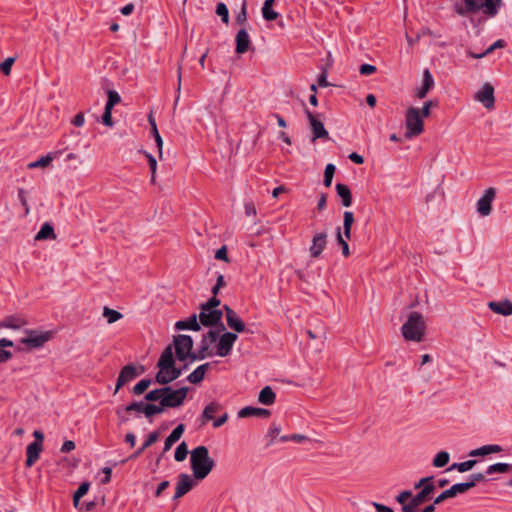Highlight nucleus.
Segmentation results:
<instances>
[{"label": "nucleus", "instance_id": "obj_8", "mask_svg": "<svg viewBox=\"0 0 512 512\" xmlns=\"http://www.w3.org/2000/svg\"><path fill=\"white\" fill-rule=\"evenodd\" d=\"M165 389H168V392H165L161 399L162 406H165V408H175L181 406L184 403L187 392L189 390L188 387H181L177 390H173L170 386H165Z\"/></svg>", "mask_w": 512, "mask_h": 512}, {"label": "nucleus", "instance_id": "obj_44", "mask_svg": "<svg viewBox=\"0 0 512 512\" xmlns=\"http://www.w3.org/2000/svg\"><path fill=\"white\" fill-rule=\"evenodd\" d=\"M165 392H168V389H165V386H164L162 388H157V389L149 391L148 393H146L144 398L146 401H150V402H154V401H158V400L161 401Z\"/></svg>", "mask_w": 512, "mask_h": 512}, {"label": "nucleus", "instance_id": "obj_56", "mask_svg": "<svg viewBox=\"0 0 512 512\" xmlns=\"http://www.w3.org/2000/svg\"><path fill=\"white\" fill-rule=\"evenodd\" d=\"M337 242L342 247V254L345 257H348L350 255L349 251V245L348 243L343 239V236L341 234L340 228L337 229Z\"/></svg>", "mask_w": 512, "mask_h": 512}, {"label": "nucleus", "instance_id": "obj_24", "mask_svg": "<svg viewBox=\"0 0 512 512\" xmlns=\"http://www.w3.org/2000/svg\"><path fill=\"white\" fill-rule=\"evenodd\" d=\"M175 328L177 330H192L199 331L201 329L200 323L198 321V316L193 313L187 319L180 320L175 323Z\"/></svg>", "mask_w": 512, "mask_h": 512}, {"label": "nucleus", "instance_id": "obj_18", "mask_svg": "<svg viewBox=\"0 0 512 512\" xmlns=\"http://www.w3.org/2000/svg\"><path fill=\"white\" fill-rule=\"evenodd\" d=\"M227 325L234 331L241 333L246 329L245 323L240 319L237 313L228 305H224Z\"/></svg>", "mask_w": 512, "mask_h": 512}, {"label": "nucleus", "instance_id": "obj_61", "mask_svg": "<svg viewBox=\"0 0 512 512\" xmlns=\"http://www.w3.org/2000/svg\"><path fill=\"white\" fill-rule=\"evenodd\" d=\"M145 403H143L142 401H139V402H132L131 404L127 405L125 407V411L127 412H131V411H136V412H139V413H144V408L145 407Z\"/></svg>", "mask_w": 512, "mask_h": 512}, {"label": "nucleus", "instance_id": "obj_63", "mask_svg": "<svg viewBox=\"0 0 512 512\" xmlns=\"http://www.w3.org/2000/svg\"><path fill=\"white\" fill-rule=\"evenodd\" d=\"M377 70L376 66L371 64H362L359 68V72L361 75H371L375 73Z\"/></svg>", "mask_w": 512, "mask_h": 512}, {"label": "nucleus", "instance_id": "obj_28", "mask_svg": "<svg viewBox=\"0 0 512 512\" xmlns=\"http://www.w3.org/2000/svg\"><path fill=\"white\" fill-rule=\"evenodd\" d=\"M503 448L497 444L484 445L469 452L470 457L486 456L492 453H500Z\"/></svg>", "mask_w": 512, "mask_h": 512}, {"label": "nucleus", "instance_id": "obj_57", "mask_svg": "<svg viewBox=\"0 0 512 512\" xmlns=\"http://www.w3.org/2000/svg\"><path fill=\"white\" fill-rule=\"evenodd\" d=\"M236 21L239 24H245L247 21V1L243 0L241 10L236 16Z\"/></svg>", "mask_w": 512, "mask_h": 512}, {"label": "nucleus", "instance_id": "obj_62", "mask_svg": "<svg viewBox=\"0 0 512 512\" xmlns=\"http://www.w3.org/2000/svg\"><path fill=\"white\" fill-rule=\"evenodd\" d=\"M437 103L432 101V100H428L426 102H424L423 106L420 110V114L424 117H428L430 115V109L432 106H436Z\"/></svg>", "mask_w": 512, "mask_h": 512}, {"label": "nucleus", "instance_id": "obj_30", "mask_svg": "<svg viewBox=\"0 0 512 512\" xmlns=\"http://www.w3.org/2000/svg\"><path fill=\"white\" fill-rule=\"evenodd\" d=\"M211 355H212V352L210 351L207 339H201L200 347L197 352H192L190 361L194 362L196 360H203Z\"/></svg>", "mask_w": 512, "mask_h": 512}, {"label": "nucleus", "instance_id": "obj_20", "mask_svg": "<svg viewBox=\"0 0 512 512\" xmlns=\"http://www.w3.org/2000/svg\"><path fill=\"white\" fill-rule=\"evenodd\" d=\"M43 449V444L40 442H32L26 448V467H32L35 462L39 459L40 453Z\"/></svg>", "mask_w": 512, "mask_h": 512}, {"label": "nucleus", "instance_id": "obj_17", "mask_svg": "<svg viewBox=\"0 0 512 512\" xmlns=\"http://www.w3.org/2000/svg\"><path fill=\"white\" fill-rule=\"evenodd\" d=\"M327 245V233L319 232L316 233L312 238V244L309 248L310 256L312 258H318L322 254L323 250Z\"/></svg>", "mask_w": 512, "mask_h": 512}, {"label": "nucleus", "instance_id": "obj_64", "mask_svg": "<svg viewBox=\"0 0 512 512\" xmlns=\"http://www.w3.org/2000/svg\"><path fill=\"white\" fill-rule=\"evenodd\" d=\"M108 101H110V103H112L113 105H116V104L120 103L121 97L117 91L109 90L108 91Z\"/></svg>", "mask_w": 512, "mask_h": 512}, {"label": "nucleus", "instance_id": "obj_32", "mask_svg": "<svg viewBox=\"0 0 512 512\" xmlns=\"http://www.w3.org/2000/svg\"><path fill=\"white\" fill-rule=\"evenodd\" d=\"M56 237L57 236L55 234L53 226L50 223L45 222L41 226L40 230L37 232V234L35 236V240H37V241L47 240V239L55 240Z\"/></svg>", "mask_w": 512, "mask_h": 512}, {"label": "nucleus", "instance_id": "obj_49", "mask_svg": "<svg viewBox=\"0 0 512 512\" xmlns=\"http://www.w3.org/2000/svg\"><path fill=\"white\" fill-rule=\"evenodd\" d=\"M216 14L221 17L223 23H229V10L225 3L219 2L216 6Z\"/></svg>", "mask_w": 512, "mask_h": 512}, {"label": "nucleus", "instance_id": "obj_9", "mask_svg": "<svg viewBox=\"0 0 512 512\" xmlns=\"http://www.w3.org/2000/svg\"><path fill=\"white\" fill-rule=\"evenodd\" d=\"M222 316V310H201L200 314L198 315L200 326H218V328H220V331H224L225 326L221 322Z\"/></svg>", "mask_w": 512, "mask_h": 512}, {"label": "nucleus", "instance_id": "obj_22", "mask_svg": "<svg viewBox=\"0 0 512 512\" xmlns=\"http://www.w3.org/2000/svg\"><path fill=\"white\" fill-rule=\"evenodd\" d=\"M465 492L466 491L464 489V486H462L461 483H456V484L452 485L449 489H446L441 494H439L434 499V504H440L446 499L453 498L456 495L465 493Z\"/></svg>", "mask_w": 512, "mask_h": 512}, {"label": "nucleus", "instance_id": "obj_38", "mask_svg": "<svg viewBox=\"0 0 512 512\" xmlns=\"http://www.w3.org/2000/svg\"><path fill=\"white\" fill-rule=\"evenodd\" d=\"M485 475L483 473H473L468 476L467 482H462V486H464L465 491L467 492L469 489L476 486L477 483L485 481Z\"/></svg>", "mask_w": 512, "mask_h": 512}, {"label": "nucleus", "instance_id": "obj_50", "mask_svg": "<svg viewBox=\"0 0 512 512\" xmlns=\"http://www.w3.org/2000/svg\"><path fill=\"white\" fill-rule=\"evenodd\" d=\"M335 165L329 163L325 167L323 183L326 187H330L332 184L333 176L335 174Z\"/></svg>", "mask_w": 512, "mask_h": 512}, {"label": "nucleus", "instance_id": "obj_2", "mask_svg": "<svg viewBox=\"0 0 512 512\" xmlns=\"http://www.w3.org/2000/svg\"><path fill=\"white\" fill-rule=\"evenodd\" d=\"M190 464L195 479L206 478L215 466L206 446H197L190 453Z\"/></svg>", "mask_w": 512, "mask_h": 512}, {"label": "nucleus", "instance_id": "obj_29", "mask_svg": "<svg viewBox=\"0 0 512 512\" xmlns=\"http://www.w3.org/2000/svg\"><path fill=\"white\" fill-rule=\"evenodd\" d=\"M337 195L341 198V203L344 207H350L352 204V194L349 187L342 183H337L335 186Z\"/></svg>", "mask_w": 512, "mask_h": 512}, {"label": "nucleus", "instance_id": "obj_4", "mask_svg": "<svg viewBox=\"0 0 512 512\" xmlns=\"http://www.w3.org/2000/svg\"><path fill=\"white\" fill-rule=\"evenodd\" d=\"M502 5V0H464L465 12L482 10L488 17H495Z\"/></svg>", "mask_w": 512, "mask_h": 512}, {"label": "nucleus", "instance_id": "obj_27", "mask_svg": "<svg viewBox=\"0 0 512 512\" xmlns=\"http://www.w3.org/2000/svg\"><path fill=\"white\" fill-rule=\"evenodd\" d=\"M184 430H185L184 424H179L177 427H175L172 430L170 435L165 439L163 452H167L171 449L173 444L176 443L181 438V436L184 433Z\"/></svg>", "mask_w": 512, "mask_h": 512}, {"label": "nucleus", "instance_id": "obj_54", "mask_svg": "<svg viewBox=\"0 0 512 512\" xmlns=\"http://www.w3.org/2000/svg\"><path fill=\"white\" fill-rule=\"evenodd\" d=\"M52 161V157L50 154H47L45 156H42L40 159H38L35 162H31L28 164V168H36V167H45Z\"/></svg>", "mask_w": 512, "mask_h": 512}, {"label": "nucleus", "instance_id": "obj_40", "mask_svg": "<svg viewBox=\"0 0 512 512\" xmlns=\"http://www.w3.org/2000/svg\"><path fill=\"white\" fill-rule=\"evenodd\" d=\"M144 408V415L147 418H151L155 414H160L164 411L165 406H162V401H160L159 405L146 403Z\"/></svg>", "mask_w": 512, "mask_h": 512}, {"label": "nucleus", "instance_id": "obj_58", "mask_svg": "<svg viewBox=\"0 0 512 512\" xmlns=\"http://www.w3.org/2000/svg\"><path fill=\"white\" fill-rule=\"evenodd\" d=\"M262 16L266 21H274L278 18L279 14L269 7H262Z\"/></svg>", "mask_w": 512, "mask_h": 512}, {"label": "nucleus", "instance_id": "obj_14", "mask_svg": "<svg viewBox=\"0 0 512 512\" xmlns=\"http://www.w3.org/2000/svg\"><path fill=\"white\" fill-rule=\"evenodd\" d=\"M305 113L311 125L313 134L312 140L315 141L316 139H329V133L325 129L322 121L318 120L316 116L308 109L305 110Z\"/></svg>", "mask_w": 512, "mask_h": 512}, {"label": "nucleus", "instance_id": "obj_23", "mask_svg": "<svg viewBox=\"0 0 512 512\" xmlns=\"http://www.w3.org/2000/svg\"><path fill=\"white\" fill-rule=\"evenodd\" d=\"M223 410V406L216 401H213L205 406L201 414V424L204 425L210 420H214V415Z\"/></svg>", "mask_w": 512, "mask_h": 512}, {"label": "nucleus", "instance_id": "obj_11", "mask_svg": "<svg viewBox=\"0 0 512 512\" xmlns=\"http://www.w3.org/2000/svg\"><path fill=\"white\" fill-rule=\"evenodd\" d=\"M435 489L434 484L425 485L416 495H413L414 497L409 501V505L404 507V512H416L417 508L428 500Z\"/></svg>", "mask_w": 512, "mask_h": 512}, {"label": "nucleus", "instance_id": "obj_13", "mask_svg": "<svg viewBox=\"0 0 512 512\" xmlns=\"http://www.w3.org/2000/svg\"><path fill=\"white\" fill-rule=\"evenodd\" d=\"M496 196V190L490 187L485 190L484 195L477 201V212L481 216H488L492 210V202Z\"/></svg>", "mask_w": 512, "mask_h": 512}, {"label": "nucleus", "instance_id": "obj_53", "mask_svg": "<svg viewBox=\"0 0 512 512\" xmlns=\"http://www.w3.org/2000/svg\"><path fill=\"white\" fill-rule=\"evenodd\" d=\"M281 428L277 424H272V426L269 428L267 432V437L269 438V442L267 443V446H270L274 443L276 437L280 434Z\"/></svg>", "mask_w": 512, "mask_h": 512}, {"label": "nucleus", "instance_id": "obj_10", "mask_svg": "<svg viewBox=\"0 0 512 512\" xmlns=\"http://www.w3.org/2000/svg\"><path fill=\"white\" fill-rule=\"evenodd\" d=\"M144 370V366L142 365H140L139 369H137V367L133 364L124 366L118 375L114 393H117L123 385L141 375Z\"/></svg>", "mask_w": 512, "mask_h": 512}, {"label": "nucleus", "instance_id": "obj_21", "mask_svg": "<svg viewBox=\"0 0 512 512\" xmlns=\"http://www.w3.org/2000/svg\"><path fill=\"white\" fill-rule=\"evenodd\" d=\"M488 307L496 314L503 316L512 315V302L510 300L491 301Z\"/></svg>", "mask_w": 512, "mask_h": 512}, {"label": "nucleus", "instance_id": "obj_34", "mask_svg": "<svg viewBox=\"0 0 512 512\" xmlns=\"http://www.w3.org/2000/svg\"><path fill=\"white\" fill-rule=\"evenodd\" d=\"M26 324L25 320L17 316H8L3 321H0L1 328L19 329Z\"/></svg>", "mask_w": 512, "mask_h": 512}, {"label": "nucleus", "instance_id": "obj_3", "mask_svg": "<svg viewBox=\"0 0 512 512\" xmlns=\"http://www.w3.org/2000/svg\"><path fill=\"white\" fill-rule=\"evenodd\" d=\"M426 324L420 312L413 311L401 328L402 336L407 341L421 342L425 335Z\"/></svg>", "mask_w": 512, "mask_h": 512}, {"label": "nucleus", "instance_id": "obj_43", "mask_svg": "<svg viewBox=\"0 0 512 512\" xmlns=\"http://www.w3.org/2000/svg\"><path fill=\"white\" fill-rule=\"evenodd\" d=\"M90 484L88 482H83L79 485L78 489L73 495V504L77 508L79 505L80 499L88 492Z\"/></svg>", "mask_w": 512, "mask_h": 512}, {"label": "nucleus", "instance_id": "obj_5", "mask_svg": "<svg viewBox=\"0 0 512 512\" xmlns=\"http://www.w3.org/2000/svg\"><path fill=\"white\" fill-rule=\"evenodd\" d=\"M406 138H412L420 135L424 131L423 116L420 114L419 108L410 107L405 115Z\"/></svg>", "mask_w": 512, "mask_h": 512}, {"label": "nucleus", "instance_id": "obj_1", "mask_svg": "<svg viewBox=\"0 0 512 512\" xmlns=\"http://www.w3.org/2000/svg\"><path fill=\"white\" fill-rule=\"evenodd\" d=\"M157 367L159 371L155 376V382L160 385H167L178 379L181 376L183 370L187 369V365H184L183 368H178L175 366L172 345H168L162 351L157 363Z\"/></svg>", "mask_w": 512, "mask_h": 512}, {"label": "nucleus", "instance_id": "obj_35", "mask_svg": "<svg viewBox=\"0 0 512 512\" xmlns=\"http://www.w3.org/2000/svg\"><path fill=\"white\" fill-rule=\"evenodd\" d=\"M276 394L270 386H265L259 393L258 401L263 405H272L275 402Z\"/></svg>", "mask_w": 512, "mask_h": 512}, {"label": "nucleus", "instance_id": "obj_33", "mask_svg": "<svg viewBox=\"0 0 512 512\" xmlns=\"http://www.w3.org/2000/svg\"><path fill=\"white\" fill-rule=\"evenodd\" d=\"M209 366V363H205L198 366L192 373L188 375L187 381H189L192 384L200 383L204 379L205 373L208 370Z\"/></svg>", "mask_w": 512, "mask_h": 512}, {"label": "nucleus", "instance_id": "obj_37", "mask_svg": "<svg viewBox=\"0 0 512 512\" xmlns=\"http://www.w3.org/2000/svg\"><path fill=\"white\" fill-rule=\"evenodd\" d=\"M148 120H149V124L151 126V132L153 134V137L155 139V142L157 144V148H158V152H159V156L160 158L162 157V148H163V140H162V137L161 135L159 134L158 132V129H157V125H156V122H155V119L152 117V115L150 114L149 117H148Z\"/></svg>", "mask_w": 512, "mask_h": 512}, {"label": "nucleus", "instance_id": "obj_19", "mask_svg": "<svg viewBox=\"0 0 512 512\" xmlns=\"http://www.w3.org/2000/svg\"><path fill=\"white\" fill-rule=\"evenodd\" d=\"M235 43H236V53L238 54H244L246 53L251 44V40L249 37V34L245 28L240 29L235 37Z\"/></svg>", "mask_w": 512, "mask_h": 512}, {"label": "nucleus", "instance_id": "obj_39", "mask_svg": "<svg viewBox=\"0 0 512 512\" xmlns=\"http://www.w3.org/2000/svg\"><path fill=\"white\" fill-rule=\"evenodd\" d=\"M354 222V215L351 211H345L343 215V229L346 239L351 238V228Z\"/></svg>", "mask_w": 512, "mask_h": 512}, {"label": "nucleus", "instance_id": "obj_7", "mask_svg": "<svg viewBox=\"0 0 512 512\" xmlns=\"http://www.w3.org/2000/svg\"><path fill=\"white\" fill-rule=\"evenodd\" d=\"M26 337L21 339V343L28 348H40L48 342L52 336V331H37L28 329L25 331Z\"/></svg>", "mask_w": 512, "mask_h": 512}, {"label": "nucleus", "instance_id": "obj_25", "mask_svg": "<svg viewBox=\"0 0 512 512\" xmlns=\"http://www.w3.org/2000/svg\"><path fill=\"white\" fill-rule=\"evenodd\" d=\"M433 86H434L433 76H432L431 72L429 71V69H425L423 72V83H422V86L416 90V96L419 99H423L427 95L428 91Z\"/></svg>", "mask_w": 512, "mask_h": 512}, {"label": "nucleus", "instance_id": "obj_36", "mask_svg": "<svg viewBox=\"0 0 512 512\" xmlns=\"http://www.w3.org/2000/svg\"><path fill=\"white\" fill-rule=\"evenodd\" d=\"M159 438V432L154 431L150 433L141 447H139L131 456L130 459L139 457L148 447L154 444Z\"/></svg>", "mask_w": 512, "mask_h": 512}, {"label": "nucleus", "instance_id": "obj_41", "mask_svg": "<svg viewBox=\"0 0 512 512\" xmlns=\"http://www.w3.org/2000/svg\"><path fill=\"white\" fill-rule=\"evenodd\" d=\"M477 461L476 460H467L461 463H454L452 464L448 470H458L461 473L470 471L475 465Z\"/></svg>", "mask_w": 512, "mask_h": 512}, {"label": "nucleus", "instance_id": "obj_52", "mask_svg": "<svg viewBox=\"0 0 512 512\" xmlns=\"http://www.w3.org/2000/svg\"><path fill=\"white\" fill-rule=\"evenodd\" d=\"M221 304V301L217 296H212L208 301L200 305L201 310H218L217 307Z\"/></svg>", "mask_w": 512, "mask_h": 512}, {"label": "nucleus", "instance_id": "obj_55", "mask_svg": "<svg viewBox=\"0 0 512 512\" xmlns=\"http://www.w3.org/2000/svg\"><path fill=\"white\" fill-rule=\"evenodd\" d=\"M18 199L24 208L25 215H28L30 212V208L27 202L26 191L23 188L18 189Z\"/></svg>", "mask_w": 512, "mask_h": 512}, {"label": "nucleus", "instance_id": "obj_31", "mask_svg": "<svg viewBox=\"0 0 512 512\" xmlns=\"http://www.w3.org/2000/svg\"><path fill=\"white\" fill-rule=\"evenodd\" d=\"M506 46V42L503 39H499L495 41L492 45H490L486 50H484L481 53H476L473 51H468L467 55L473 59H481L485 57L486 55L492 53L495 49L498 48H504Z\"/></svg>", "mask_w": 512, "mask_h": 512}, {"label": "nucleus", "instance_id": "obj_51", "mask_svg": "<svg viewBox=\"0 0 512 512\" xmlns=\"http://www.w3.org/2000/svg\"><path fill=\"white\" fill-rule=\"evenodd\" d=\"M187 455H188L187 445L185 442H182L177 446V448L175 450L174 458L177 462H182L186 459Z\"/></svg>", "mask_w": 512, "mask_h": 512}, {"label": "nucleus", "instance_id": "obj_6", "mask_svg": "<svg viewBox=\"0 0 512 512\" xmlns=\"http://www.w3.org/2000/svg\"><path fill=\"white\" fill-rule=\"evenodd\" d=\"M173 344L175 347L176 358L179 361L190 359L193 348V339L189 335L179 334L174 336Z\"/></svg>", "mask_w": 512, "mask_h": 512}, {"label": "nucleus", "instance_id": "obj_15", "mask_svg": "<svg viewBox=\"0 0 512 512\" xmlns=\"http://www.w3.org/2000/svg\"><path fill=\"white\" fill-rule=\"evenodd\" d=\"M475 99L483 104L487 109L494 107V87L490 83H484L481 89L476 92Z\"/></svg>", "mask_w": 512, "mask_h": 512}, {"label": "nucleus", "instance_id": "obj_12", "mask_svg": "<svg viewBox=\"0 0 512 512\" xmlns=\"http://www.w3.org/2000/svg\"><path fill=\"white\" fill-rule=\"evenodd\" d=\"M237 338V334L232 332L222 334L217 344L216 354L220 357L229 355Z\"/></svg>", "mask_w": 512, "mask_h": 512}, {"label": "nucleus", "instance_id": "obj_42", "mask_svg": "<svg viewBox=\"0 0 512 512\" xmlns=\"http://www.w3.org/2000/svg\"><path fill=\"white\" fill-rule=\"evenodd\" d=\"M103 316L107 319L109 324H112L123 317L122 313L109 307H104Z\"/></svg>", "mask_w": 512, "mask_h": 512}, {"label": "nucleus", "instance_id": "obj_26", "mask_svg": "<svg viewBox=\"0 0 512 512\" xmlns=\"http://www.w3.org/2000/svg\"><path fill=\"white\" fill-rule=\"evenodd\" d=\"M238 416L240 418H245V417H249V416H257V417H261V418H267L270 416V411L265 408L246 406L238 412Z\"/></svg>", "mask_w": 512, "mask_h": 512}, {"label": "nucleus", "instance_id": "obj_46", "mask_svg": "<svg viewBox=\"0 0 512 512\" xmlns=\"http://www.w3.org/2000/svg\"><path fill=\"white\" fill-rule=\"evenodd\" d=\"M511 465L507 463H495L490 466H488L486 473L488 475L494 474V473H506L509 471Z\"/></svg>", "mask_w": 512, "mask_h": 512}, {"label": "nucleus", "instance_id": "obj_60", "mask_svg": "<svg viewBox=\"0 0 512 512\" xmlns=\"http://www.w3.org/2000/svg\"><path fill=\"white\" fill-rule=\"evenodd\" d=\"M220 328L216 331V330H209L207 332V334L203 335L202 336V339H207V342L209 344V346L216 342L217 340H219V333H220Z\"/></svg>", "mask_w": 512, "mask_h": 512}, {"label": "nucleus", "instance_id": "obj_59", "mask_svg": "<svg viewBox=\"0 0 512 512\" xmlns=\"http://www.w3.org/2000/svg\"><path fill=\"white\" fill-rule=\"evenodd\" d=\"M15 62L14 57H8L5 59L2 63H0V70L4 75H9L11 72V67L13 63Z\"/></svg>", "mask_w": 512, "mask_h": 512}, {"label": "nucleus", "instance_id": "obj_45", "mask_svg": "<svg viewBox=\"0 0 512 512\" xmlns=\"http://www.w3.org/2000/svg\"><path fill=\"white\" fill-rule=\"evenodd\" d=\"M449 460H450L449 453L446 451H441V452L437 453V455L433 459V466H435L437 468L444 467L448 464Z\"/></svg>", "mask_w": 512, "mask_h": 512}, {"label": "nucleus", "instance_id": "obj_48", "mask_svg": "<svg viewBox=\"0 0 512 512\" xmlns=\"http://www.w3.org/2000/svg\"><path fill=\"white\" fill-rule=\"evenodd\" d=\"M152 384V380L149 378H145L140 380L132 389V392L135 395L143 394Z\"/></svg>", "mask_w": 512, "mask_h": 512}, {"label": "nucleus", "instance_id": "obj_47", "mask_svg": "<svg viewBox=\"0 0 512 512\" xmlns=\"http://www.w3.org/2000/svg\"><path fill=\"white\" fill-rule=\"evenodd\" d=\"M413 494L410 490H404L398 494L396 501L401 504V511L404 512V507L409 505V501L412 499Z\"/></svg>", "mask_w": 512, "mask_h": 512}, {"label": "nucleus", "instance_id": "obj_16", "mask_svg": "<svg viewBox=\"0 0 512 512\" xmlns=\"http://www.w3.org/2000/svg\"><path fill=\"white\" fill-rule=\"evenodd\" d=\"M194 485L195 481L189 474H179L173 500H178L179 498L183 497L194 487Z\"/></svg>", "mask_w": 512, "mask_h": 512}]
</instances>
